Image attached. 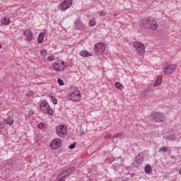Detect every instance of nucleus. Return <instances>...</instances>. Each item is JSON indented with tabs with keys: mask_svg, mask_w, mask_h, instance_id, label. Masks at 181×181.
<instances>
[{
	"mask_svg": "<svg viewBox=\"0 0 181 181\" xmlns=\"http://www.w3.org/2000/svg\"><path fill=\"white\" fill-rule=\"evenodd\" d=\"M74 170H76L75 167L65 168L59 173V177H61V179H64L65 177H67V176H69V175H71Z\"/></svg>",
	"mask_w": 181,
	"mask_h": 181,
	"instance_id": "obj_6",
	"label": "nucleus"
},
{
	"mask_svg": "<svg viewBox=\"0 0 181 181\" xmlns=\"http://www.w3.org/2000/svg\"><path fill=\"white\" fill-rule=\"evenodd\" d=\"M74 28L76 29V30H81L83 29V22H81V20L79 18H76L74 22Z\"/></svg>",
	"mask_w": 181,
	"mask_h": 181,
	"instance_id": "obj_15",
	"label": "nucleus"
},
{
	"mask_svg": "<svg viewBox=\"0 0 181 181\" xmlns=\"http://www.w3.org/2000/svg\"><path fill=\"white\" fill-rule=\"evenodd\" d=\"M79 56H81V57H90V56H93V54L87 50H84L80 52Z\"/></svg>",
	"mask_w": 181,
	"mask_h": 181,
	"instance_id": "obj_16",
	"label": "nucleus"
},
{
	"mask_svg": "<svg viewBox=\"0 0 181 181\" xmlns=\"http://www.w3.org/2000/svg\"><path fill=\"white\" fill-rule=\"evenodd\" d=\"M118 166H119V164L117 163H115L112 164V167L115 169L117 168H118Z\"/></svg>",
	"mask_w": 181,
	"mask_h": 181,
	"instance_id": "obj_38",
	"label": "nucleus"
},
{
	"mask_svg": "<svg viewBox=\"0 0 181 181\" xmlns=\"http://www.w3.org/2000/svg\"><path fill=\"white\" fill-rule=\"evenodd\" d=\"M176 70V64H170L164 69L165 74H172Z\"/></svg>",
	"mask_w": 181,
	"mask_h": 181,
	"instance_id": "obj_14",
	"label": "nucleus"
},
{
	"mask_svg": "<svg viewBox=\"0 0 181 181\" xmlns=\"http://www.w3.org/2000/svg\"><path fill=\"white\" fill-rule=\"evenodd\" d=\"M139 25L143 29H151V30H156L158 29V22L151 16L142 18L139 22Z\"/></svg>",
	"mask_w": 181,
	"mask_h": 181,
	"instance_id": "obj_1",
	"label": "nucleus"
},
{
	"mask_svg": "<svg viewBox=\"0 0 181 181\" xmlns=\"http://www.w3.org/2000/svg\"><path fill=\"white\" fill-rule=\"evenodd\" d=\"M149 91H151V88H146L144 90L143 93H141V96H142V97H145V94H148V93H149Z\"/></svg>",
	"mask_w": 181,
	"mask_h": 181,
	"instance_id": "obj_28",
	"label": "nucleus"
},
{
	"mask_svg": "<svg viewBox=\"0 0 181 181\" xmlns=\"http://www.w3.org/2000/svg\"><path fill=\"white\" fill-rule=\"evenodd\" d=\"M143 161H144V157L141 154L136 156L132 163L134 168H136V169H138L139 166H142Z\"/></svg>",
	"mask_w": 181,
	"mask_h": 181,
	"instance_id": "obj_10",
	"label": "nucleus"
},
{
	"mask_svg": "<svg viewBox=\"0 0 181 181\" xmlns=\"http://www.w3.org/2000/svg\"><path fill=\"white\" fill-rule=\"evenodd\" d=\"M141 1H148V0H141Z\"/></svg>",
	"mask_w": 181,
	"mask_h": 181,
	"instance_id": "obj_42",
	"label": "nucleus"
},
{
	"mask_svg": "<svg viewBox=\"0 0 181 181\" xmlns=\"http://www.w3.org/2000/svg\"><path fill=\"white\" fill-rule=\"evenodd\" d=\"M99 16H107V12L103 11H100L99 13Z\"/></svg>",
	"mask_w": 181,
	"mask_h": 181,
	"instance_id": "obj_33",
	"label": "nucleus"
},
{
	"mask_svg": "<svg viewBox=\"0 0 181 181\" xmlns=\"http://www.w3.org/2000/svg\"><path fill=\"white\" fill-rule=\"evenodd\" d=\"M1 105H2V103L0 102V107H1Z\"/></svg>",
	"mask_w": 181,
	"mask_h": 181,
	"instance_id": "obj_41",
	"label": "nucleus"
},
{
	"mask_svg": "<svg viewBox=\"0 0 181 181\" xmlns=\"http://www.w3.org/2000/svg\"><path fill=\"white\" fill-rule=\"evenodd\" d=\"M55 56L54 55H50L47 57V61L48 62H54V59H55Z\"/></svg>",
	"mask_w": 181,
	"mask_h": 181,
	"instance_id": "obj_30",
	"label": "nucleus"
},
{
	"mask_svg": "<svg viewBox=\"0 0 181 181\" xmlns=\"http://www.w3.org/2000/svg\"><path fill=\"white\" fill-rule=\"evenodd\" d=\"M93 50L95 54L101 56V54H104V52H105V45L103 42H99L95 45Z\"/></svg>",
	"mask_w": 181,
	"mask_h": 181,
	"instance_id": "obj_3",
	"label": "nucleus"
},
{
	"mask_svg": "<svg viewBox=\"0 0 181 181\" xmlns=\"http://www.w3.org/2000/svg\"><path fill=\"white\" fill-rule=\"evenodd\" d=\"M27 97H32V95H33V91L32 90H29L27 93H26Z\"/></svg>",
	"mask_w": 181,
	"mask_h": 181,
	"instance_id": "obj_36",
	"label": "nucleus"
},
{
	"mask_svg": "<svg viewBox=\"0 0 181 181\" xmlns=\"http://www.w3.org/2000/svg\"><path fill=\"white\" fill-rule=\"evenodd\" d=\"M113 16H117V14L116 13L113 14Z\"/></svg>",
	"mask_w": 181,
	"mask_h": 181,
	"instance_id": "obj_39",
	"label": "nucleus"
},
{
	"mask_svg": "<svg viewBox=\"0 0 181 181\" xmlns=\"http://www.w3.org/2000/svg\"><path fill=\"white\" fill-rule=\"evenodd\" d=\"M166 139L168 141H175L176 140V134L168 135Z\"/></svg>",
	"mask_w": 181,
	"mask_h": 181,
	"instance_id": "obj_21",
	"label": "nucleus"
},
{
	"mask_svg": "<svg viewBox=\"0 0 181 181\" xmlns=\"http://www.w3.org/2000/svg\"><path fill=\"white\" fill-rule=\"evenodd\" d=\"M115 86L118 90H122V88H124V86H122V84H121L119 82H116Z\"/></svg>",
	"mask_w": 181,
	"mask_h": 181,
	"instance_id": "obj_23",
	"label": "nucleus"
},
{
	"mask_svg": "<svg viewBox=\"0 0 181 181\" xmlns=\"http://www.w3.org/2000/svg\"><path fill=\"white\" fill-rule=\"evenodd\" d=\"M40 111L42 112L43 114H46L47 115H53L54 112L50 108L49 103L47 102L44 101L40 105Z\"/></svg>",
	"mask_w": 181,
	"mask_h": 181,
	"instance_id": "obj_2",
	"label": "nucleus"
},
{
	"mask_svg": "<svg viewBox=\"0 0 181 181\" xmlns=\"http://www.w3.org/2000/svg\"><path fill=\"white\" fill-rule=\"evenodd\" d=\"M56 133L60 138H63L67 135V127L64 125L57 126L56 128Z\"/></svg>",
	"mask_w": 181,
	"mask_h": 181,
	"instance_id": "obj_8",
	"label": "nucleus"
},
{
	"mask_svg": "<svg viewBox=\"0 0 181 181\" xmlns=\"http://www.w3.org/2000/svg\"><path fill=\"white\" fill-rule=\"evenodd\" d=\"M60 146H62V139H54L52 141L50 144V148L54 151L56 149H59Z\"/></svg>",
	"mask_w": 181,
	"mask_h": 181,
	"instance_id": "obj_11",
	"label": "nucleus"
},
{
	"mask_svg": "<svg viewBox=\"0 0 181 181\" xmlns=\"http://www.w3.org/2000/svg\"><path fill=\"white\" fill-rule=\"evenodd\" d=\"M7 124H8V125H13V119L8 118Z\"/></svg>",
	"mask_w": 181,
	"mask_h": 181,
	"instance_id": "obj_31",
	"label": "nucleus"
},
{
	"mask_svg": "<svg viewBox=\"0 0 181 181\" xmlns=\"http://www.w3.org/2000/svg\"><path fill=\"white\" fill-rule=\"evenodd\" d=\"M1 23L2 25H9V23H11V19L8 18H4L2 21H1Z\"/></svg>",
	"mask_w": 181,
	"mask_h": 181,
	"instance_id": "obj_22",
	"label": "nucleus"
},
{
	"mask_svg": "<svg viewBox=\"0 0 181 181\" xmlns=\"http://www.w3.org/2000/svg\"><path fill=\"white\" fill-rule=\"evenodd\" d=\"M68 98L71 101H74V103H77L78 101H80V99L81 98V93H80V90H76L71 93L68 95Z\"/></svg>",
	"mask_w": 181,
	"mask_h": 181,
	"instance_id": "obj_5",
	"label": "nucleus"
},
{
	"mask_svg": "<svg viewBox=\"0 0 181 181\" xmlns=\"http://www.w3.org/2000/svg\"><path fill=\"white\" fill-rule=\"evenodd\" d=\"M49 98L52 101V103L54 104V105H57V99L54 98V95H49Z\"/></svg>",
	"mask_w": 181,
	"mask_h": 181,
	"instance_id": "obj_24",
	"label": "nucleus"
},
{
	"mask_svg": "<svg viewBox=\"0 0 181 181\" xmlns=\"http://www.w3.org/2000/svg\"><path fill=\"white\" fill-rule=\"evenodd\" d=\"M53 69L55 71H63L65 69H67V64L64 61H57L54 62Z\"/></svg>",
	"mask_w": 181,
	"mask_h": 181,
	"instance_id": "obj_4",
	"label": "nucleus"
},
{
	"mask_svg": "<svg viewBox=\"0 0 181 181\" xmlns=\"http://www.w3.org/2000/svg\"><path fill=\"white\" fill-rule=\"evenodd\" d=\"M151 118L155 122H163V121H165V115L156 112L151 114Z\"/></svg>",
	"mask_w": 181,
	"mask_h": 181,
	"instance_id": "obj_9",
	"label": "nucleus"
},
{
	"mask_svg": "<svg viewBox=\"0 0 181 181\" xmlns=\"http://www.w3.org/2000/svg\"><path fill=\"white\" fill-rule=\"evenodd\" d=\"M160 84H162V76H158L153 84V87H158V86H160Z\"/></svg>",
	"mask_w": 181,
	"mask_h": 181,
	"instance_id": "obj_19",
	"label": "nucleus"
},
{
	"mask_svg": "<svg viewBox=\"0 0 181 181\" xmlns=\"http://www.w3.org/2000/svg\"><path fill=\"white\" fill-rule=\"evenodd\" d=\"M133 47L136 49L139 54H145V45L141 42H134Z\"/></svg>",
	"mask_w": 181,
	"mask_h": 181,
	"instance_id": "obj_7",
	"label": "nucleus"
},
{
	"mask_svg": "<svg viewBox=\"0 0 181 181\" xmlns=\"http://www.w3.org/2000/svg\"><path fill=\"white\" fill-rule=\"evenodd\" d=\"M0 49H2V45H0Z\"/></svg>",
	"mask_w": 181,
	"mask_h": 181,
	"instance_id": "obj_40",
	"label": "nucleus"
},
{
	"mask_svg": "<svg viewBox=\"0 0 181 181\" xmlns=\"http://www.w3.org/2000/svg\"><path fill=\"white\" fill-rule=\"evenodd\" d=\"M96 23L95 18H92L89 21V26H95Z\"/></svg>",
	"mask_w": 181,
	"mask_h": 181,
	"instance_id": "obj_25",
	"label": "nucleus"
},
{
	"mask_svg": "<svg viewBox=\"0 0 181 181\" xmlns=\"http://www.w3.org/2000/svg\"><path fill=\"white\" fill-rule=\"evenodd\" d=\"M73 4V0H64L61 4L62 11H66V9H69L71 6Z\"/></svg>",
	"mask_w": 181,
	"mask_h": 181,
	"instance_id": "obj_12",
	"label": "nucleus"
},
{
	"mask_svg": "<svg viewBox=\"0 0 181 181\" xmlns=\"http://www.w3.org/2000/svg\"><path fill=\"white\" fill-rule=\"evenodd\" d=\"M144 172H145V173H146L147 175H148V173H151V172H152V167L151 166V165L147 164V165L144 167Z\"/></svg>",
	"mask_w": 181,
	"mask_h": 181,
	"instance_id": "obj_20",
	"label": "nucleus"
},
{
	"mask_svg": "<svg viewBox=\"0 0 181 181\" xmlns=\"http://www.w3.org/2000/svg\"><path fill=\"white\" fill-rule=\"evenodd\" d=\"M115 160L114 157H109L105 160L106 163H112Z\"/></svg>",
	"mask_w": 181,
	"mask_h": 181,
	"instance_id": "obj_27",
	"label": "nucleus"
},
{
	"mask_svg": "<svg viewBox=\"0 0 181 181\" xmlns=\"http://www.w3.org/2000/svg\"><path fill=\"white\" fill-rule=\"evenodd\" d=\"M112 138H113V139H117L118 138H125V134H124L122 132H120L114 134Z\"/></svg>",
	"mask_w": 181,
	"mask_h": 181,
	"instance_id": "obj_17",
	"label": "nucleus"
},
{
	"mask_svg": "<svg viewBox=\"0 0 181 181\" xmlns=\"http://www.w3.org/2000/svg\"><path fill=\"white\" fill-rule=\"evenodd\" d=\"M76 143L71 144V145L69 146V149H74L76 148Z\"/></svg>",
	"mask_w": 181,
	"mask_h": 181,
	"instance_id": "obj_35",
	"label": "nucleus"
},
{
	"mask_svg": "<svg viewBox=\"0 0 181 181\" xmlns=\"http://www.w3.org/2000/svg\"><path fill=\"white\" fill-rule=\"evenodd\" d=\"M45 35H46V33L42 32L40 33L37 37V42L40 44L43 43V39H45Z\"/></svg>",
	"mask_w": 181,
	"mask_h": 181,
	"instance_id": "obj_18",
	"label": "nucleus"
},
{
	"mask_svg": "<svg viewBox=\"0 0 181 181\" xmlns=\"http://www.w3.org/2000/svg\"><path fill=\"white\" fill-rule=\"evenodd\" d=\"M122 166H124V164H123V163H122Z\"/></svg>",
	"mask_w": 181,
	"mask_h": 181,
	"instance_id": "obj_43",
	"label": "nucleus"
},
{
	"mask_svg": "<svg viewBox=\"0 0 181 181\" xmlns=\"http://www.w3.org/2000/svg\"><path fill=\"white\" fill-rule=\"evenodd\" d=\"M46 53H47V50L43 49L42 50L40 51V54L42 56H45Z\"/></svg>",
	"mask_w": 181,
	"mask_h": 181,
	"instance_id": "obj_34",
	"label": "nucleus"
},
{
	"mask_svg": "<svg viewBox=\"0 0 181 181\" xmlns=\"http://www.w3.org/2000/svg\"><path fill=\"white\" fill-rule=\"evenodd\" d=\"M5 128V124L4 122H0V130L4 129Z\"/></svg>",
	"mask_w": 181,
	"mask_h": 181,
	"instance_id": "obj_37",
	"label": "nucleus"
},
{
	"mask_svg": "<svg viewBox=\"0 0 181 181\" xmlns=\"http://www.w3.org/2000/svg\"><path fill=\"white\" fill-rule=\"evenodd\" d=\"M168 147L163 146L159 148L158 152H168Z\"/></svg>",
	"mask_w": 181,
	"mask_h": 181,
	"instance_id": "obj_29",
	"label": "nucleus"
},
{
	"mask_svg": "<svg viewBox=\"0 0 181 181\" xmlns=\"http://www.w3.org/2000/svg\"><path fill=\"white\" fill-rule=\"evenodd\" d=\"M57 81H58V84L59 86H64V81H63V80H62V78H58Z\"/></svg>",
	"mask_w": 181,
	"mask_h": 181,
	"instance_id": "obj_32",
	"label": "nucleus"
},
{
	"mask_svg": "<svg viewBox=\"0 0 181 181\" xmlns=\"http://www.w3.org/2000/svg\"><path fill=\"white\" fill-rule=\"evenodd\" d=\"M37 127L39 129H45V128H46V124L40 122L37 124Z\"/></svg>",
	"mask_w": 181,
	"mask_h": 181,
	"instance_id": "obj_26",
	"label": "nucleus"
},
{
	"mask_svg": "<svg viewBox=\"0 0 181 181\" xmlns=\"http://www.w3.org/2000/svg\"><path fill=\"white\" fill-rule=\"evenodd\" d=\"M23 36H25V37H26L27 42H28V43H30V42H32V40H33V33H32V30H25L23 32Z\"/></svg>",
	"mask_w": 181,
	"mask_h": 181,
	"instance_id": "obj_13",
	"label": "nucleus"
}]
</instances>
